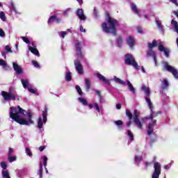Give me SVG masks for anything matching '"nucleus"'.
<instances>
[{
  "instance_id": "1",
  "label": "nucleus",
  "mask_w": 178,
  "mask_h": 178,
  "mask_svg": "<svg viewBox=\"0 0 178 178\" xmlns=\"http://www.w3.org/2000/svg\"><path fill=\"white\" fill-rule=\"evenodd\" d=\"M33 112L30 110L26 111L20 106L10 108V118L19 123V124H24L25 126H30L34 124L33 121Z\"/></svg>"
},
{
  "instance_id": "2",
  "label": "nucleus",
  "mask_w": 178,
  "mask_h": 178,
  "mask_svg": "<svg viewBox=\"0 0 178 178\" xmlns=\"http://www.w3.org/2000/svg\"><path fill=\"white\" fill-rule=\"evenodd\" d=\"M126 115L129 118V121L127 123V126L128 127H130L131 124V119L134 120V123L135 126L140 130L143 129V126L145 122H147V120L148 119L146 117L142 118L140 120V111L138 110H134V113L131 114V112L130 110H126Z\"/></svg>"
},
{
  "instance_id": "3",
  "label": "nucleus",
  "mask_w": 178,
  "mask_h": 178,
  "mask_svg": "<svg viewBox=\"0 0 178 178\" xmlns=\"http://www.w3.org/2000/svg\"><path fill=\"white\" fill-rule=\"evenodd\" d=\"M119 26V22L111 17H108L107 22H104L102 25V29L104 33H111L113 35H116V27Z\"/></svg>"
},
{
  "instance_id": "4",
  "label": "nucleus",
  "mask_w": 178,
  "mask_h": 178,
  "mask_svg": "<svg viewBox=\"0 0 178 178\" xmlns=\"http://www.w3.org/2000/svg\"><path fill=\"white\" fill-rule=\"evenodd\" d=\"M48 108L47 106H44V110L42 111V116L39 117L37 121V129H38L40 133L44 131V126L47 124V122L48 121Z\"/></svg>"
},
{
  "instance_id": "5",
  "label": "nucleus",
  "mask_w": 178,
  "mask_h": 178,
  "mask_svg": "<svg viewBox=\"0 0 178 178\" xmlns=\"http://www.w3.org/2000/svg\"><path fill=\"white\" fill-rule=\"evenodd\" d=\"M1 95L4 98V99L3 100V104H5V102L6 101H15V99H16V91L15 90V89H13V88H10L8 92L2 91Z\"/></svg>"
},
{
  "instance_id": "6",
  "label": "nucleus",
  "mask_w": 178,
  "mask_h": 178,
  "mask_svg": "<svg viewBox=\"0 0 178 178\" xmlns=\"http://www.w3.org/2000/svg\"><path fill=\"white\" fill-rule=\"evenodd\" d=\"M125 65H128L129 66H133L136 70H140V66L136 61L134 56L131 54H127L125 55Z\"/></svg>"
},
{
  "instance_id": "7",
  "label": "nucleus",
  "mask_w": 178,
  "mask_h": 178,
  "mask_svg": "<svg viewBox=\"0 0 178 178\" xmlns=\"http://www.w3.org/2000/svg\"><path fill=\"white\" fill-rule=\"evenodd\" d=\"M156 45H158L156 40H154L152 42L148 43L149 50L147 52V55L148 57L152 56L154 60L155 65L158 66V63H156V54L155 51H152V48H154V47H156Z\"/></svg>"
},
{
  "instance_id": "8",
  "label": "nucleus",
  "mask_w": 178,
  "mask_h": 178,
  "mask_svg": "<svg viewBox=\"0 0 178 178\" xmlns=\"http://www.w3.org/2000/svg\"><path fill=\"white\" fill-rule=\"evenodd\" d=\"M162 63L163 65V67L167 72H169V73H172V76H174L175 79L178 80V70L175 67L170 65L168 62L163 60L162 61Z\"/></svg>"
},
{
  "instance_id": "9",
  "label": "nucleus",
  "mask_w": 178,
  "mask_h": 178,
  "mask_svg": "<svg viewBox=\"0 0 178 178\" xmlns=\"http://www.w3.org/2000/svg\"><path fill=\"white\" fill-rule=\"evenodd\" d=\"M143 91L145 92V101L148 105L149 109H152V102H151V99H149V96L151 95V90L149 88L145 86V85H143L141 87Z\"/></svg>"
},
{
  "instance_id": "10",
  "label": "nucleus",
  "mask_w": 178,
  "mask_h": 178,
  "mask_svg": "<svg viewBox=\"0 0 178 178\" xmlns=\"http://www.w3.org/2000/svg\"><path fill=\"white\" fill-rule=\"evenodd\" d=\"M74 47L78 59H83V51L81 50L83 43L79 40H76L74 43Z\"/></svg>"
},
{
  "instance_id": "11",
  "label": "nucleus",
  "mask_w": 178,
  "mask_h": 178,
  "mask_svg": "<svg viewBox=\"0 0 178 178\" xmlns=\"http://www.w3.org/2000/svg\"><path fill=\"white\" fill-rule=\"evenodd\" d=\"M161 163L159 162H155L154 165V170L153 171L152 174V178H159V176H161Z\"/></svg>"
},
{
  "instance_id": "12",
  "label": "nucleus",
  "mask_w": 178,
  "mask_h": 178,
  "mask_svg": "<svg viewBox=\"0 0 178 178\" xmlns=\"http://www.w3.org/2000/svg\"><path fill=\"white\" fill-rule=\"evenodd\" d=\"M74 67L79 74H83L84 72L83 71V65L80 63V60H79V59L74 60Z\"/></svg>"
},
{
  "instance_id": "13",
  "label": "nucleus",
  "mask_w": 178,
  "mask_h": 178,
  "mask_svg": "<svg viewBox=\"0 0 178 178\" xmlns=\"http://www.w3.org/2000/svg\"><path fill=\"white\" fill-rule=\"evenodd\" d=\"M154 126H156V120H154L147 125V132L148 136L154 134Z\"/></svg>"
},
{
  "instance_id": "14",
  "label": "nucleus",
  "mask_w": 178,
  "mask_h": 178,
  "mask_svg": "<svg viewBox=\"0 0 178 178\" xmlns=\"http://www.w3.org/2000/svg\"><path fill=\"white\" fill-rule=\"evenodd\" d=\"M76 16H78L79 19L83 22H86V20H87V17L84 15V11L81 8H79L76 10Z\"/></svg>"
},
{
  "instance_id": "15",
  "label": "nucleus",
  "mask_w": 178,
  "mask_h": 178,
  "mask_svg": "<svg viewBox=\"0 0 178 178\" xmlns=\"http://www.w3.org/2000/svg\"><path fill=\"white\" fill-rule=\"evenodd\" d=\"M29 49L32 54H33V55L40 56V52L38 51V49H37V46H35L34 43H31V45L29 46Z\"/></svg>"
},
{
  "instance_id": "16",
  "label": "nucleus",
  "mask_w": 178,
  "mask_h": 178,
  "mask_svg": "<svg viewBox=\"0 0 178 178\" xmlns=\"http://www.w3.org/2000/svg\"><path fill=\"white\" fill-rule=\"evenodd\" d=\"M13 67L17 74H22V73H23V69L22 68V66L19 65L17 63H13Z\"/></svg>"
},
{
  "instance_id": "17",
  "label": "nucleus",
  "mask_w": 178,
  "mask_h": 178,
  "mask_svg": "<svg viewBox=\"0 0 178 178\" xmlns=\"http://www.w3.org/2000/svg\"><path fill=\"white\" fill-rule=\"evenodd\" d=\"M155 23L159 29V31H160V33H161L162 34H163L165 33V29H163V26L162 25V23L161 22V21L159 20V19L156 18L155 19Z\"/></svg>"
},
{
  "instance_id": "18",
  "label": "nucleus",
  "mask_w": 178,
  "mask_h": 178,
  "mask_svg": "<svg viewBox=\"0 0 178 178\" xmlns=\"http://www.w3.org/2000/svg\"><path fill=\"white\" fill-rule=\"evenodd\" d=\"M9 9L12 13H15V15H22V13L19 11L17 8H16V6H15V3H10Z\"/></svg>"
},
{
  "instance_id": "19",
  "label": "nucleus",
  "mask_w": 178,
  "mask_h": 178,
  "mask_svg": "<svg viewBox=\"0 0 178 178\" xmlns=\"http://www.w3.org/2000/svg\"><path fill=\"white\" fill-rule=\"evenodd\" d=\"M127 42L130 48H133V47H134V44H136V40L133 36H129L127 38Z\"/></svg>"
},
{
  "instance_id": "20",
  "label": "nucleus",
  "mask_w": 178,
  "mask_h": 178,
  "mask_svg": "<svg viewBox=\"0 0 178 178\" xmlns=\"http://www.w3.org/2000/svg\"><path fill=\"white\" fill-rule=\"evenodd\" d=\"M0 66H2L3 69L6 70V72L10 70V67L8 65V63L5 60L0 59Z\"/></svg>"
},
{
  "instance_id": "21",
  "label": "nucleus",
  "mask_w": 178,
  "mask_h": 178,
  "mask_svg": "<svg viewBox=\"0 0 178 178\" xmlns=\"http://www.w3.org/2000/svg\"><path fill=\"white\" fill-rule=\"evenodd\" d=\"M88 106L90 109H92V108H95V109L99 113L101 112V109L99 108V105H98V103L95 102L93 104H88Z\"/></svg>"
},
{
  "instance_id": "22",
  "label": "nucleus",
  "mask_w": 178,
  "mask_h": 178,
  "mask_svg": "<svg viewBox=\"0 0 178 178\" xmlns=\"http://www.w3.org/2000/svg\"><path fill=\"white\" fill-rule=\"evenodd\" d=\"M127 86H128L129 91H131L132 94L136 95V88L133 86L130 81L127 80Z\"/></svg>"
},
{
  "instance_id": "23",
  "label": "nucleus",
  "mask_w": 178,
  "mask_h": 178,
  "mask_svg": "<svg viewBox=\"0 0 178 178\" xmlns=\"http://www.w3.org/2000/svg\"><path fill=\"white\" fill-rule=\"evenodd\" d=\"M97 77L101 80L102 81H103V83H105L106 84H109V80L106 79V78H105V76H104V75L97 73Z\"/></svg>"
},
{
  "instance_id": "24",
  "label": "nucleus",
  "mask_w": 178,
  "mask_h": 178,
  "mask_svg": "<svg viewBox=\"0 0 178 178\" xmlns=\"http://www.w3.org/2000/svg\"><path fill=\"white\" fill-rule=\"evenodd\" d=\"M150 111H151V113H150V116L149 118H148V117H147V120H148V119H154V118H156V116H158V113H155L154 111V104H152V109L149 108Z\"/></svg>"
},
{
  "instance_id": "25",
  "label": "nucleus",
  "mask_w": 178,
  "mask_h": 178,
  "mask_svg": "<svg viewBox=\"0 0 178 178\" xmlns=\"http://www.w3.org/2000/svg\"><path fill=\"white\" fill-rule=\"evenodd\" d=\"M113 80L115 83H118V84H121V86H125L126 84V81L118 78L116 76H113Z\"/></svg>"
},
{
  "instance_id": "26",
  "label": "nucleus",
  "mask_w": 178,
  "mask_h": 178,
  "mask_svg": "<svg viewBox=\"0 0 178 178\" xmlns=\"http://www.w3.org/2000/svg\"><path fill=\"white\" fill-rule=\"evenodd\" d=\"M131 10H133V12H134L136 15H138V16H140V11L137 8V6H136V4L131 3Z\"/></svg>"
},
{
  "instance_id": "27",
  "label": "nucleus",
  "mask_w": 178,
  "mask_h": 178,
  "mask_svg": "<svg viewBox=\"0 0 178 178\" xmlns=\"http://www.w3.org/2000/svg\"><path fill=\"white\" fill-rule=\"evenodd\" d=\"M169 87V82L166 79H163L161 83L162 90H166Z\"/></svg>"
},
{
  "instance_id": "28",
  "label": "nucleus",
  "mask_w": 178,
  "mask_h": 178,
  "mask_svg": "<svg viewBox=\"0 0 178 178\" xmlns=\"http://www.w3.org/2000/svg\"><path fill=\"white\" fill-rule=\"evenodd\" d=\"M21 83L24 88H27L29 86H30V82L29 81V79H21Z\"/></svg>"
},
{
  "instance_id": "29",
  "label": "nucleus",
  "mask_w": 178,
  "mask_h": 178,
  "mask_svg": "<svg viewBox=\"0 0 178 178\" xmlns=\"http://www.w3.org/2000/svg\"><path fill=\"white\" fill-rule=\"evenodd\" d=\"M78 101L83 105V106H88V102H87V99L83 98V97H79Z\"/></svg>"
},
{
  "instance_id": "30",
  "label": "nucleus",
  "mask_w": 178,
  "mask_h": 178,
  "mask_svg": "<svg viewBox=\"0 0 178 178\" xmlns=\"http://www.w3.org/2000/svg\"><path fill=\"white\" fill-rule=\"evenodd\" d=\"M1 175L3 178H10V175L9 174V171L8 170H2Z\"/></svg>"
},
{
  "instance_id": "31",
  "label": "nucleus",
  "mask_w": 178,
  "mask_h": 178,
  "mask_svg": "<svg viewBox=\"0 0 178 178\" xmlns=\"http://www.w3.org/2000/svg\"><path fill=\"white\" fill-rule=\"evenodd\" d=\"M85 84H86V91H89L90 88H91V81H90V79H86Z\"/></svg>"
},
{
  "instance_id": "32",
  "label": "nucleus",
  "mask_w": 178,
  "mask_h": 178,
  "mask_svg": "<svg viewBox=\"0 0 178 178\" xmlns=\"http://www.w3.org/2000/svg\"><path fill=\"white\" fill-rule=\"evenodd\" d=\"M143 161L142 156H135L134 162L136 165H140V162Z\"/></svg>"
},
{
  "instance_id": "33",
  "label": "nucleus",
  "mask_w": 178,
  "mask_h": 178,
  "mask_svg": "<svg viewBox=\"0 0 178 178\" xmlns=\"http://www.w3.org/2000/svg\"><path fill=\"white\" fill-rule=\"evenodd\" d=\"M127 136L129 137L130 141H134V135L130 130L127 131Z\"/></svg>"
},
{
  "instance_id": "34",
  "label": "nucleus",
  "mask_w": 178,
  "mask_h": 178,
  "mask_svg": "<svg viewBox=\"0 0 178 178\" xmlns=\"http://www.w3.org/2000/svg\"><path fill=\"white\" fill-rule=\"evenodd\" d=\"M65 80L66 81H72V72L70 71H67L65 74Z\"/></svg>"
},
{
  "instance_id": "35",
  "label": "nucleus",
  "mask_w": 178,
  "mask_h": 178,
  "mask_svg": "<svg viewBox=\"0 0 178 178\" xmlns=\"http://www.w3.org/2000/svg\"><path fill=\"white\" fill-rule=\"evenodd\" d=\"M56 18V16H55V15H51L49 18L48 22H47L49 26H51V24H52V23H54V22H55Z\"/></svg>"
},
{
  "instance_id": "36",
  "label": "nucleus",
  "mask_w": 178,
  "mask_h": 178,
  "mask_svg": "<svg viewBox=\"0 0 178 178\" xmlns=\"http://www.w3.org/2000/svg\"><path fill=\"white\" fill-rule=\"evenodd\" d=\"M123 44V40H122V38H118L117 39V45L119 47V48H122V45Z\"/></svg>"
},
{
  "instance_id": "37",
  "label": "nucleus",
  "mask_w": 178,
  "mask_h": 178,
  "mask_svg": "<svg viewBox=\"0 0 178 178\" xmlns=\"http://www.w3.org/2000/svg\"><path fill=\"white\" fill-rule=\"evenodd\" d=\"M0 19L3 22H6V16L5 15V13H3V11L0 12Z\"/></svg>"
},
{
  "instance_id": "38",
  "label": "nucleus",
  "mask_w": 178,
  "mask_h": 178,
  "mask_svg": "<svg viewBox=\"0 0 178 178\" xmlns=\"http://www.w3.org/2000/svg\"><path fill=\"white\" fill-rule=\"evenodd\" d=\"M26 151V154L28 155V156H30L31 158V156H33V153L31 152V150L30 149V148L26 147L25 149Z\"/></svg>"
},
{
  "instance_id": "39",
  "label": "nucleus",
  "mask_w": 178,
  "mask_h": 178,
  "mask_svg": "<svg viewBox=\"0 0 178 178\" xmlns=\"http://www.w3.org/2000/svg\"><path fill=\"white\" fill-rule=\"evenodd\" d=\"M8 159L9 161V162L12 163V162H15V161H16L17 158L16 156H8Z\"/></svg>"
},
{
  "instance_id": "40",
  "label": "nucleus",
  "mask_w": 178,
  "mask_h": 178,
  "mask_svg": "<svg viewBox=\"0 0 178 178\" xmlns=\"http://www.w3.org/2000/svg\"><path fill=\"white\" fill-rule=\"evenodd\" d=\"M0 166L2 168L3 170H6L7 168H8V165L6 164V162L2 161L0 163Z\"/></svg>"
},
{
  "instance_id": "41",
  "label": "nucleus",
  "mask_w": 178,
  "mask_h": 178,
  "mask_svg": "<svg viewBox=\"0 0 178 178\" xmlns=\"http://www.w3.org/2000/svg\"><path fill=\"white\" fill-rule=\"evenodd\" d=\"M75 88L79 95H83V91L81 90V88H80L79 86H76Z\"/></svg>"
},
{
  "instance_id": "42",
  "label": "nucleus",
  "mask_w": 178,
  "mask_h": 178,
  "mask_svg": "<svg viewBox=\"0 0 178 178\" xmlns=\"http://www.w3.org/2000/svg\"><path fill=\"white\" fill-rule=\"evenodd\" d=\"M47 162H48V157L47 156H43V165L44 168H47Z\"/></svg>"
},
{
  "instance_id": "43",
  "label": "nucleus",
  "mask_w": 178,
  "mask_h": 178,
  "mask_svg": "<svg viewBox=\"0 0 178 178\" xmlns=\"http://www.w3.org/2000/svg\"><path fill=\"white\" fill-rule=\"evenodd\" d=\"M39 175L40 178L42 177V163H40V165Z\"/></svg>"
},
{
  "instance_id": "44",
  "label": "nucleus",
  "mask_w": 178,
  "mask_h": 178,
  "mask_svg": "<svg viewBox=\"0 0 178 178\" xmlns=\"http://www.w3.org/2000/svg\"><path fill=\"white\" fill-rule=\"evenodd\" d=\"M15 172L17 173V177H19V178H22V174H19V173H23V170H16Z\"/></svg>"
},
{
  "instance_id": "45",
  "label": "nucleus",
  "mask_w": 178,
  "mask_h": 178,
  "mask_svg": "<svg viewBox=\"0 0 178 178\" xmlns=\"http://www.w3.org/2000/svg\"><path fill=\"white\" fill-rule=\"evenodd\" d=\"M166 49H165V47H163V44H160L159 45V51H160V52H163L164 50H165Z\"/></svg>"
},
{
  "instance_id": "46",
  "label": "nucleus",
  "mask_w": 178,
  "mask_h": 178,
  "mask_svg": "<svg viewBox=\"0 0 178 178\" xmlns=\"http://www.w3.org/2000/svg\"><path fill=\"white\" fill-rule=\"evenodd\" d=\"M14 150L12 147H10L8 149V156H13Z\"/></svg>"
},
{
  "instance_id": "47",
  "label": "nucleus",
  "mask_w": 178,
  "mask_h": 178,
  "mask_svg": "<svg viewBox=\"0 0 178 178\" xmlns=\"http://www.w3.org/2000/svg\"><path fill=\"white\" fill-rule=\"evenodd\" d=\"M163 52H164V55L166 56V58H169V54L170 52L169 49H165Z\"/></svg>"
},
{
  "instance_id": "48",
  "label": "nucleus",
  "mask_w": 178,
  "mask_h": 178,
  "mask_svg": "<svg viewBox=\"0 0 178 178\" xmlns=\"http://www.w3.org/2000/svg\"><path fill=\"white\" fill-rule=\"evenodd\" d=\"M71 9L70 8H67L65 10L63 11V15L64 16H67L70 12Z\"/></svg>"
},
{
  "instance_id": "49",
  "label": "nucleus",
  "mask_w": 178,
  "mask_h": 178,
  "mask_svg": "<svg viewBox=\"0 0 178 178\" xmlns=\"http://www.w3.org/2000/svg\"><path fill=\"white\" fill-rule=\"evenodd\" d=\"M114 123L116 126H122V124H123V122H122V120L114 121Z\"/></svg>"
},
{
  "instance_id": "50",
  "label": "nucleus",
  "mask_w": 178,
  "mask_h": 178,
  "mask_svg": "<svg viewBox=\"0 0 178 178\" xmlns=\"http://www.w3.org/2000/svg\"><path fill=\"white\" fill-rule=\"evenodd\" d=\"M28 90L29 91V92H31V94H36L37 93V90H35V89L31 88H28Z\"/></svg>"
},
{
  "instance_id": "51",
  "label": "nucleus",
  "mask_w": 178,
  "mask_h": 178,
  "mask_svg": "<svg viewBox=\"0 0 178 178\" xmlns=\"http://www.w3.org/2000/svg\"><path fill=\"white\" fill-rule=\"evenodd\" d=\"M22 40H23L24 42H26V44H30V41L27 38L22 36Z\"/></svg>"
},
{
  "instance_id": "52",
  "label": "nucleus",
  "mask_w": 178,
  "mask_h": 178,
  "mask_svg": "<svg viewBox=\"0 0 178 178\" xmlns=\"http://www.w3.org/2000/svg\"><path fill=\"white\" fill-rule=\"evenodd\" d=\"M5 50L7 51V52H10V53H12V49L10 48V47H9V45H6L5 47Z\"/></svg>"
},
{
  "instance_id": "53",
  "label": "nucleus",
  "mask_w": 178,
  "mask_h": 178,
  "mask_svg": "<svg viewBox=\"0 0 178 178\" xmlns=\"http://www.w3.org/2000/svg\"><path fill=\"white\" fill-rule=\"evenodd\" d=\"M32 65H33L35 67H40V64H38V63L35 60L32 61Z\"/></svg>"
},
{
  "instance_id": "54",
  "label": "nucleus",
  "mask_w": 178,
  "mask_h": 178,
  "mask_svg": "<svg viewBox=\"0 0 178 178\" xmlns=\"http://www.w3.org/2000/svg\"><path fill=\"white\" fill-rule=\"evenodd\" d=\"M5 35V31L2 29H0V37L4 38Z\"/></svg>"
},
{
  "instance_id": "55",
  "label": "nucleus",
  "mask_w": 178,
  "mask_h": 178,
  "mask_svg": "<svg viewBox=\"0 0 178 178\" xmlns=\"http://www.w3.org/2000/svg\"><path fill=\"white\" fill-rule=\"evenodd\" d=\"M67 32L66 31H61L60 32V37L61 38H65V36L67 35Z\"/></svg>"
},
{
  "instance_id": "56",
  "label": "nucleus",
  "mask_w": 178,
  "mask_h": 178,
  "mask_svg": "<svg viewBox=\"0 0 178 178\" xmlns=\"http://www.w3.org/2000/svg\"><path fill=\"white\" fill-rule=\"evenodd\" d=\"M79 30L81 33H86V29L83 28V25H80Z\"/></svg>"
},
{
  "instance_id": "57",
  "label": "nucleus",
  "mask_w": 178,
  "mask_h": 178,
  "mask_svg": "<svg viewBox=\"0 0 178 178\" xmlns=\"http://www.w3.org/2000/svg\"><path fill=\"white\" fill-rule=\"evenodd\" d=\"M137 31L138 33H140V34H143V28H141V26H138L137 28Z\"/></svg>"
},
{
  "instance_id": "58",
  "label": "nucleus",
  "mask_w": 178,
  "mask_h": 178,
  "mask_svg": "<svg viewBox=\"0 0 178 178\" xmlns=\"http://www.w3.org/2000/svg\"><path fill=\"white\" fill-rule=\"evenodd\" d=\"M171 165L168 164L164 166V169H165V170H169V168H171Z\"/></svg>"
},
{
  "instance_id": "59",
  "label": "nucleus",
  "mask_w": 178,
  "mask_h": 178,
  "mask_svg": "<svg viewBox=\"0 0 178 178\" xmlns=\"http://www.w3.org/2000/svg\"><path fill=\"white\" fill-rule=\"evenodd\" d=\"M55 22H56V23H60V22H62V18H58V17H56V20H55Z\"/></svg>"
},
{
  "instance_id": "60",
  "label": "nucleus",
  "mask_w": 178,
  "mask_h": 178,
  "mask_svg": "<svg viewBox=\"0 0 178 178\" xmlns=\"http://www.w3.org/2000/svg\"><path fill=\"white\" fill-rule=\"evenodd\" d=\"M170 1L172 2V3H175L176 6H178L177 0H170Z\"/></svg>"
},
{
  "instance_id": "61",
  "label": "nucleus",
  "mask_w": 178,
  "mask_h": 178,
  "mask_svg": "<svg viewBox=\"0 0 178 178\" xmlns=\"http://www.w3.org/2000/svg\"><path fill=\"white\" fill-rule=\"evenodd\" d=\"M93 15L95 16V17H98V15L97 14V9L95 8L93 10Z\"/></svg>"
},
{
  "instance_id": "62",
  "label": "nucleus",
  "mask_w": 178,
  "mask_h": 178,
  "mask_svg": "<svg viewBox=\"0 0 178 178\" xmlns=\"http://www.w3.org/2000/svg\"><path fill=\"white\" fill-rule=\"evenodd\" d=\"M45 149V147H44V146H40V147H39V150L40 151V152H42L43 150H44Z\"/></svg>"
},
{
  "instance_id": "63",
  "label": "nucleus",
  "mask_w": 178,
  "mask_h": 178,
  "mask_svg": "<svg viewBox=\"0 0 178 178\" xmlns=\"http://www.w3.org/2000/svg\"><path fill=\"white\" fill-rule=\"evenodd\" d=\"M1 55L4 57V59H6V53L1 51Z\"/></svg>"
},
{
  "instance_id": "64",
  "label": "nucleus",
  "mask_w": 178,
  "mask_h": 178,
  "mask_svg": "<svg viewBox=\"0 0 178 178\" xmlns=\"http://www.w3.org/2000/svg\"><path fill=\"white\" fill-rule=\"evenodd\" d=\"M76 1L79 3V5H81L83 3V0H76Z\"/></svg>"
}]
</instances>
